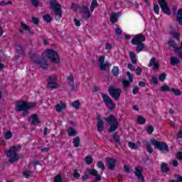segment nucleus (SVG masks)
<instances>
[{
  "label": "nucleus",
  "instance_id": "f8f14e48",
  "mask_svg": "<svg viewBox=\"0 0 182 182\" xmlns=\"http://www.w3.org/2000/svg\"><path fill=\"white\" fill-rule=\"evenodd\" d=\"M126 75L127 76V77L129 78V80H125V79H122V86L124 87V90H125V92H127L129 90V88L130 87V86H132V84L130 83L133 82V75H132V73H130L129 71H127L126 73Z\"/></svg>",
  "mask_w": 182,
  "mask_h": 182
},
{
  "label": "nucleus",
  "instance_id": "6e6552de",
  "mask_svg": "<svg viewBox=\"0 0 182 182\" xmlns=\"http://www.w3.org/2000/svg\"><path fill=\"white\" fill-rule=\"evenodd\" d=\"M101 96L108 110L113 112L116 109V104H114L113 100H112V98H110L107 94L101 92Z\"/></svg>",
  "mask_w": 182,
  "mask_h": 182
},
{
  "label": "nucleus",
  "instance_id": "c9c22d12",
  "mask_svg": "<svg viewBox=\"0 0 182 182\" xmlns=\"http://www.w3.org/2000/svg\"><path fill=\"white\" fill-rule=\"evenodd\" d=\"M72 107L75 109V110H79L80 109V102L79 101H73L71 104Z\"/></svg>",
  "mask_w": 182,
  "mask_h": 182
},
{
  "label": "nucleus",
  "instance_id": "f257e3e1",
  "mask_svg": "<svg viewBox=\"0 0 182 182\" xmlns=\"http://www.w3.org/2000/svg\"><path fill=\"white\" fill-rule=\"evenodd\" d=\"M36 106V102H29L25 100H18L16 102V112H22V116H28L29 109H33Z\"/></svg>",
  "mask_w": 182,
  "mask_h": 182
},
{
  "label": "nucleus",
  "instance_id": "0e129e2a",
  "mask_svg": "<svg viewBox=\"0 0 182 182\" xmlns=\"http://www.w3.org/2000/svg\"><path fill=\"white\" fill-rule=\"evenodd\" d=\"M139 93V87H134L132 89V94L133 95H137Z\"/></svg>",
  "mask_w": 182,
  "mask_h": 182
},
{
  "label": "nucleus",
  "instance_id": "2f4dec72",
  "mask_svg": "<svg viewBox=\"0 0 182 182\" xmlns=\"http://www.w3.org/2000/svg\"><path fill=\"white\" fill-rule=\"evenodd\" d=\"M171 65H172L173 66H175V65H178V63H180V60L177 58H176L175 56H172L171 57Z\"/></svg>",
  "mask_w": 182,
  "mask_h": 182
},
{
  "label": "nucleus",
  "instance_id": "c756f323",
  "mask_svg": "<svg viewBox=\"0 0 182 182\" xmlns=\"http://www.w3.org/2000/svg\"><path fill=\"white\" fill-rule=\"evenodd\" d=\"M136 46L137 47L136 48V52H141L144 48H146V45H144V43H138V44H133Z\"/></svg>",
  "mask_w": 182,
  "mask_h": 182
},
{
  "label": "nucleus",
  "instance_id": "3c124183",
  "mask_svg": "<svg viewBox=\"0 0 182 182\" xmlns=\"http://www.w3.org/2000/svg\"><path fill=\"white\" fill-rule=\"evenodd\" d=\"M161 92H170V87L167 85L161 87Z\"/></svg>",
  "mask_w": 182,
  "mask_h": 182
},
{
  "label": "nucleus",
  "instance_id": "79ce46f5",
  "mask_svg": "<svg viewBox=\"0 0 182 182\" xmlns=\"http://www.w3.org/2000/svg\"><path fill=\"white\" fill-rule=\"evenodd\" d=\"M12 132L7 131L6 134H4V139L5 140H9V139H12Z\"/></svg>",
  "mask_w": 182,
  "mask_h": 182
},
{
  "label": "nucleus",
  "instance_id": "c85d7f7f",
  "mask_svg": "<svg viewBox=\"0 0 182 182\" xmlns=\"http://www.w3.org/2000/svg\"><path fill=\"white\" fill-rule=\"evenodd\" d=\"M117 19H119V13H113L110 16V22H112V23H116Z\"/></svg>",
  "mask_w": 182,
  "mask_h": 182
},
{
  "label": "nucleus",
  "instance_id": "e433bc0d",
  "mask_svg": "<svg viewBox=\"0 0 182 182\" xmlns=\"http://www.w3.org/2000/svg\"><path fill=\"white\" fill-rule=\"evenodd\" d=\"M21 28L23 31H27L28 33H32V31H31V27H29V26H28L27 24H25V23L23 22H21Z\"/></svg>",
  "mask_w": 182,
  "mask_h": 182
},
{
  "label": "nucleus",
  "instance_id": "4d7b16f0",
  "mask_svg": "<svg viewBox=\"0 0 182 182\" xmlns=\"http://www.w3.org/2000/svg\"><path fill=\"white\" fill-rule=\"evenodd\" d=\"M31 21L34 25H39V18L36 17H32Z\"/></svg>",
  "mask_w": 182,
  "mask_h": 182
},
{
  "label": "nucleus",
  "instance_id": "9b49d317",
  "mask_svg": "<svg viewBox=\"0 0 182 182\" xmlns=\"http://www.w3.org/2000/svg\"><path fill=\"white\" fill-rule=\"evenodd\" d=\"M56 80H58V77L52 75H49L47 78V87L49 89H58L59 87V84L56 82Z\"/></svg>",
  "mask_w": 182,
  "mask_h": 182
},
{
  "label": "nucleus",
  "instance_id": "ddd939ff",
  "mask_svg": "<svg viewBox=\"0 0 182 182\" xmlns=\"http://www.w3.org/2000/svg\"><path fill=\"white\" fill-rule=\"evenodd\" d=\"M143 42H146V36L142 33L134 36L131 40V43L132 45H139V43H143Z\"/></svg>",
  "mask_w": 182,
  "mask_h": 182
},
{
  "label": "nucleus",
  "instance_id": "5fc2aeb1",
  "mask_svg": "<svg viewBox=\"0 0 182 182\" xmlns=\"http://www.w3.org/2000/svg\"><path fill=\"white\" fill-rule=\"evenodd\" d=\"M97 166L98 168H100L101 170H105V164H103V162H102L100 161L97 163Z\"/></svg>",
  "mask_w": 182,
  "mask_h": 182
},
{
  "label": "nucleus",
  "instance_id": "f704fd0d",
  "mask_svg": "<svg viewBox=\"0 0 182 182\" xmlns=\"http://www.w3.org/2000/svg\"><path fill=\"white\" fill-rule=\"evenodd\" d=\"M119 72H120V70L117 66L113 67L112 70H111V73L113 75V76H118Z\"/></svg>",
  "mask_w": 182,
  "mask_h": 182
},
{
  "label": "nucleus",
  "instance_id": "0eeeda50",
  "mask_svg": "<svg viewBox=\"0 0 182 182\" xmlns=\"http://www.w3.org/2000/svg\"><path fill=\"white\" fill-rule=\"evenodd\" d=\"M151 144L155 146L159 151L161 153H164V154H167V153L170 152V149H168V145L165 142L158 141L156 139H152L151 141Z\"/></svg>",
  "mask_w": 182,
  "mask_h": 182
},
{
  "label": "nucleus",
  "instance_id": "13d9d810",
  "mask_svg": "<svg viewBox=\"0 0 182 182\" xmlns=\"http://www.w3.org/2000/svg\"><path fill=\"white\" fill-rule=\"evenodd\" d=\"M146 151L150 154L153 153L154 151L153 148H151V145L150 144L146 145Z\"/></svg>",
  "mask_w": 182,
  "mask_h": 182
},
{
  "label": "nucleus",
  "instance_id": "393cba45",
  "mask_svg": "<svg viewBox=\"0 0 182 182\" xmlns=\"http://www.w3.org/2000/svg\"><path fill=\"white\" fill-rule=\"evenodd\" d=\"M67 133L70 137H75L76 134H77V132H76V129L75 128L70 127L68 129Z\"/></svg>",
  "mask_w": 182,
  "mask_h": 182
},
{
  "label": "nucleus",
  "instance_id": "2eb2a0df",
  "mask_svg": "<svg viewBox=\"0 0 182 182\" xmlns=\"http://www.w3.org/2000/svg\"><path fill=\"white\" fill-rule=\"evenodd\" d=\"M134 174L137 177L139 182H144V176H143V167L137 166L135 168Z\"/></svg>",
  "mask_w": 182,
  "mask_h": 182
},
{
  "label": "nucleus",
  "instance_id": "7c9ffc66",
  "mask_svg": "<svg viewBox=\"0 0 182 182\" xmlns=\"http://www.w3.org/2000/svg\"><path fill=\"white\" fill-rule=\"evenodd\" d=\"M99 6V3H97V0H92L91 6H90V11L93 12L96 8Z\"/></svg>",
  "mask_w": 182,
  "mask_h": 182
},
{
  "label": "nucleus",
  "instance_id": "09e8293b",
  "mask_svg": "<svg viewBox=\"0 0 182 182\" xmlns=\"http://www.w3.org/2000/svg\"><path fill=\"white\" fill-rule=\"evenodd\" d=\"M166 77H167V75L165 73H161L159 75V82H164L166 80Z\"/></svg>",
  "mask_w": 182,
  "mask_h": 182
},
{
  "label": "nucleus",
  "instance_id": "37998d69",
  "mask_svg": "<svg viewBox=\"0 0 182 182\" xmlns=\"http://www.w3.org/2000/svg\"><path fill=\"white\" fill-rule=\"evenodd\" d=\"M171 92H172L175 95V96H181V91L180 90L171 88Z\"/></svg>",
  "mask_w": 182,
  "mask_h": 182
},
{
  "label": "nucleus",
  "instance_id": "680f3d73",
  "mask_svg": "<svg viewBox=\"0 0 182 182\" xmlns=\"http://www.w3.org/2000/svg\"><path fill=\"white\" fill-rule=\"evenodd\" d=\"M88 178H89V174H87V173H85L82 177V181H87V180H88Z\"/></svg>",
  "mask_w": 182,
  "mask_h": 182
},
{
  "label": "nucleus",
  "instance_id": "39448f33",
  "mask_svg": "<svg viewBox=\"0 0 182 182\" xmlns=\"http://www.w3.org/2000/svg\"><path fill=\"white\" fill-rule=\"evenodd\" d=\"M71 9L73 11H77V9H80V11L85 15L82 16V19H90V16H92V13H90V10L89 9V6L86 5L79 6V4H76L75 3L71 4Z\"/></svg>",
  "mask_w": 182,
  "mask_h": 182
},
{
  "label": "nucleus",
  "instance_id": "8fccbe9b",
  "mask_svg": "<svg viewBox=\"0 0 182 182\" xmlns=\"http://www.w3.org/2000/svg\"><path fill=\"white\" fill-rule=\"evenodd\" d=\"M73 177L77 180L80 178V173H79V171H77V169H74Z\"/></svg>",
  "mask_w": 182,
  "mask_h": 182
},
{
  "label": "nucleus",
  "instance_id": "412c9836",
  "mask_svg": "<svg viewBox=\"0 0 182 182\" xmlns=\"http://www.w3.org/2000/svg\"><path fill=\"white\" fill-rule=\"evenodd\" d=\"M106 161L109 170H114V167H116V160L113 158H107Z\"/></svg>",
  "mask_w": 182,
  "mask_h": 182
},
{
  "label": "nucleus",
  "instance_id": "dca6fc26",
  "mask_svg": "<svg viewBox=\"0 0 182 182\" xmlns=\"http://www.w3.org/2000/svg\"><path fill=\"white\" fill-rule=\"evenodd\" d=\"M99 62V68L101 70H106V69H109L110 68V63L109 62H106L105 63V55H102L98 58Z\"/></svg>",
  "mask_w": 182,
  "mask_h": 182
},
{
  "label": "nucleus",
  "instance_id": "603ef678",
  "mask_svg": "<svg viewBox=\"0 0 182 182\" xmlns=\"http://www.w3.org/2000/svg\"><path fill=\"white\" fill-rule=\"evenodd\" d=\"M154 11L155 14H156V15H159V12H160V7H159V4H154Z\"/></svg>",
  "mask_w": 182,
  "mask_h": 182
},
{
  "label": "nucleus",
  "instance_id": "e2e57ef3",
  "mask_svg": "<svg viewBox=\"0 0 182 182\" xmlns=\"http://www.w3.org/2000/svg\"><path fill=\"white\" fill-rule=\"evenodd\" d=\"M176 136L178 139H182V127L178 130Z\"/></svg>",
  "mask_w": 182,
  "mask_h": 182
},
{
  "label": "nucleus",
  "instance_id": "5701e85b",
  "mask_svg": "<svg viewBox=\"0 0 182 182\" xmlns=\"http://www.w3.org/2000/svg\"><path fill=\"white\" fill-rule=\"evenodd\" d=\"M65 109H66V104L62 101L55 106V110L58 113H60L62 110H65Z\"/></svg>",
  "mask_w": 182,
  "mask_h": 182
},
{
  "label": "nucleus",
  "instance_id": "7ed1b4c3",
  "mask_svg": "<svg viewBox=\"0 0 182 182\" xmlns=\"http://www.w3.org/2000/svg\"><path fill=\"white\" fill-rule=\"evenodd\" d=\"M30 59H31L36 65H38L43 70H48L49 64H48V60H46L45 57L41 58L39 54L34 53L30 56Z\"/></svg>",
  "mask_w": 182,
  "mask_h": 182
},
{
  "label": "nucleus",
  "instance_id": "a18cd8bd",
  "mask_svg": "<svg viewBox=\"0 0 182 182\" xmlns=\"http://www.w3.org/2000/svg\"><path fill=\"white\" fill-rule=\"evenodd\" d=\"M53 182H63L61 175H57L54 176Z\"/></svg>",
  "mask_w": 182,
  "mask_h": 182
},
{
  "label": "nucleus",
  "instance_id": "4c0bfd02",
  "mask_svg": "<svg viewBox=\"0 0 182 182\" xmlns=\"http://www.w3.org/2000/svg\"><path fill=\"white\" fill-rule=\"evenodd\" d=\"M73 144L74 147H79V146H80V138L79 136L74 138Z\"/></svg>",
  "mask_w": 182,
  "mask_h": 182
},
{
  "label": "nucleus",
  "instance_id": "aec40b11",
  "mask_svg": "<svg viewBox=\"0 0 182 182\" xmlns=\"http://www.w3.org/2000/svg\"><path fill=\"white\" fill-rule=\"evenodd\" d=\"M97 130L99 133H102L105 130V122L100 117H97Z\"/></svg>",
  "mask_w": 182,
  "mask_h": 182
},
{
  "label": "nucleus",
  "instance_id": "423d86ee",
  "mask_svg": "<svg viewBox=\"0 0 182 182\" xmlns=\"http://www.w3.org/2000/svg\"><path fill=\"white\" fill-rule=\"evenodd\" d=\"M105 122L110 125L108 132L109 133H113V132H116L117 129H119V122L116 119V117L114 115H109L107 118L105 119Z\"/></svg>",
  "mask_w": 182,
  "mask_h": 182
},
{
  "label": "nucleus",
  "instance_id": "ea45409f",
  "mask_svg": "<svg viewBox=\"0 0 182 182\" xmlns=\"http://www.w3.org/2000/svg\"><path fill=\"white\" fill-rule=\"evenodd\" d=\"M85 163L88 166L92 164V163H93V157H92V156H87L85 157Z\"/></svg>",
  "mask_w": 182,
  "mask_h": 182
},
{
  "label": "nucleus",
  "instance_id": "cd10ccee",
  "mask_svg": "<svg viewBox=\"0 0 182 182\" xmlns=\"http://www.w3.org/2000/svg\"><path fill=\"white\" fill-rule=\"evenodd\" d=\"M129 57L131 59V62L134 65H136V63H137V58L136 57V53L133 51H129Z\"/></svg>",
  "mask_w": 182,
  "mask_h": 182
},
{
  "label": "nucleus",
  "instance_id": "a19ab883",
  "mask_svg": "<svg viewBox=\"0 0 182 182\" xmlns=\"http://www.w3.org/2000/svg\"><path fill=\"white\" fill-rule=\"evenodd\" d=\"M128 146L129 147V149H132L133 150H137V149H139L137 144L132 141L128 142Z\"/></svg>",
  "mask_w": 182,
  "mask_h": 182
},
{
  "label": "nucleus",
  "instance_id": "4be33fe9",
  "mask_svg": "<svg viewBox=\"0 0 182 182\" xmlns=\"http://www.w3.org/2000/svg\"><path fill=\"white\" fill-rule=\"evenodd\" d=\"M30 119H32L31 124H39L41 121L39 120V116L37 114H33L30 117Z\"/></svg>",
  "mask_w": 182,
  "mask_h": 182
},
{
  "label": "nucleus",
  "instance_id": "338daca9",
  "mask_svg": "<svg viewBox=\"0 0 182 182\" xmlns=\"http://www.w3.org/2000/svg\"><path fill=\"white\" fill-rule=\"evenodd\" d=\"M105 49L107 50H110V49H112V44H110L109 43H105Z\"/></svg>",
  "mask_w": 182,
  "mask_h": 182
},
{
  "label": "nucleus",
  "instance_id": "20e7f679",
  "mask_svg": "<svg viewBox=\"0 0 182 182\" xmlns=\"http://www.w3.org/2000/svg\"><path fill=\"white\" fill-rule=\"evenodd\" d=\"M50 9L55 12V20L60 21L62 18V6L58 2V0H49Z\"/></svg>",
  "mask_w": 182,
  "mask_h": 182
},
{
  "label": "nucleus",
  "instance_id": "6e6d98bb",
  "mask_svg": "<svg viewBox=\"0 0 182 182\" xmlns=\"http://www.w3.org/2000/svg\"><path fill=\"white\" fill-rule=\"evenodd\" d=\"M31 4L33 6H35V8H38V6H39V0H31Z\"/></svg>",
  "mask_w": 182,
  "mask_h": 182
},
{
  "label": "nucleus",
  "instance_id": "1a4fd4ad",
  "mask_svg": "<svg viewBox=\"0 0 182 182\" xmlns=\"http://www.w3.org/2000/svg\"><path fill=\"white\" fill-rule=\"evenodd\" d=\"M46 56L48 59H50L51 62L54 63H59L60 62V58H59V55H58V52L55 50L48 49L46 51Z\"/></svg>",
  "mask_w": 182,
  "mask_h": 182
},
{
  "label": "nucleus",
  "instance_id": "774afa93",
  "mask_svg": "<svg viewBox=\"0 0 182 182\" xmlns=\"http://www.w3.org/2000/svg\"><path fill=\"white\" fill-rule=\"evenodd\" d=\"M176 159L178 160H182V152H178L176 154Z\"/></svg>",
  "mask_w": 182,
  "mask_h": 182
},
{
  "label": "nucleus",
  "instance_id": "a211bd4d",
  "mask_svg": "<svg viewBox=\"0 0 182 182\" xmlns=\"http://www.w3.org/2000/svg\"><path fill=\"white\" fill-rule=\"evenodd\" d=\"M89 173L90 176H94L95 180L92 181L91 182H99L102 181V176L99 174V171L95 168H91L89 170Z\"/></svg>",
  "mask_w": 182,
  "mask_h": 182
},
{
  "label": "nucleus",
  "instance_id": "6ab92c4d",
  "mask_svg": "<svg viewBox=\"0 0 182 182\" xmlns=\"http://www.w3.org/2000/svg\"><path fill=\"white\" fill-rule=\"evenodd\" d=\"M68 83L71 88V92H77V86L75 85V78L73 75H70L67 78Z\"/></svg>",
  "mask_w": 182,
  "mask_h": 182
},
{
  "label": "nucleus",
  "instance_id": "b1692460",
  "mask_svg": "<svg viewBox=\"0 0 182 182\" xmlns=\"http://www.w3.org/2000/svg\"><path fill=\"white\" fill-rule=\"evenodd\" d=\"M176 20L178 23L182 26V9H179L176 13Z\"/></svg>",
  "mask_w": 182,
  "mask_h": 182
},
{
  "label": "nucleus",
  "instance_id": "72a5a7b5",
  "mask_svg": "<svg viewBox=\"0 0 182 182\" xmlns=\"http://www.w3.org/2000/svg\"><path fill=\"white\" fill-rule=\"evenodd\" d=\"M136 122L138 124H146V118H144L143 116H138Z\"/></svg>",
  "mask_w": 182,
  "mask_h": 182
},
{
  "label": "nucleus",
  "instance_id": "9d476101",
  "mask_svg": "<svg viewBox=\"0 0 182 182\" xmlns=\"http://www.w3.org/2000/svg\"><path fill=\"white\" fill-rule=\"evenodd\" d=\"M108 93L112 99H114V100H119V99H120V95H122V89L111 86L108 90Z\"/></svg>",
  "mask_w": 182,
  "mask_h": 182
},
{
  "label": "nucleus",
  "instance_id": "a878e982",
  "mask_svg": "<svg viewBox=\"0 0 182 182\" xmlns=\"http://www.w3.org/2000/svg\"><path fill=\"white\" fill-rule=\"evenodd\" d=\"M112 139L115 140L116 146H122V142L120 141V136L117 132H114L112 135Z\"/></svg>",
  "mask_w": 182,
  "mask_h": 182
},
{
  "label": "nucleus",
  "instance_id": "052dcab7",
  "mask_svg": "<svg viewBox=\"0 0 182 182\" xmlns=\"http://www.w3.org/2000/svg\"><path fill=\"white\" fill-rule=\"evenodd\" d=\"M151 82L154 85H157V83H159V79H157L156 77L153 76L151 77Z\"/></svg>",
  "mask_w": 182,
  "mask_h": 182
},
{
  "label": "nucleus",
  "instance_id": "bb28decb",
  "mask_svg": "<svg viewBox=\"0 0 182 182\" xmlns=\"http://www.w3.org/2000/svg\"><path fill=\"white\" fill-rule=\"evenodd\" d=\"M161 171L162 173H168V171H170V168L167 164L162 162L161 164Z\"/></svg>",
  "mask_w": 182,
  "mask_h": 182
},
{
  "label": "nucleus",
  "instance_id": "473e14b6",
  "mask_svg": "<svg viewBox=\"0 0 182 182\" xmlns=\"http://www.w3.org/2000/svg\"><path fill=\"white\" fill-rule=\"evenodd\" d=\"M16 50H17L18 55H21V56H24L25 50H23V48L22 47L21 44H18L17 46Z\"/></svg>",
  "mask_w": 182,
  "mask_h": 182
},
{
  "label": "nucleus",
  "instance_id": "f03ea898",
  "mask_svg": "<svg viewBox=\"0 0 182 182\" xmlns=\"http://www.w3.org/2000/svg\"><path fill=\"white\" fill-rule=\"evenodd\" d=\"M21 149H22V147L20 145L12 146L9 150L6 151L7 157L9 158V163L14 164V163H16V161L19 160V155H18V150H21Z\"/></svg>",
  "mask_w": 182,
  "mask_h": 182
},
{
  "label": "nucleus",
  "instance_id": "4468645a",
  "mask_svg": "<svg viewBox=\"0 0 182 182\" xmlns=\"http://www.w3.org/2000/svg\"><path fill=\"white\" fill-rule=\"evenodd\" d=\"M158 3L159 4L161 11L165 14V15H171V11L170 10V8L167 6V2H166V0H158Z\"/></svg>",
  "mask_w": 182,
  "mask_h": 182
},
{
  "label": "nucleus",
  "instance_id": "69168bd1",
  "mask_svg": "<svg viewBox=\"0 0 182 182\" xmlns=\"http://www.w3.org/2000/svg\"><path fill=\"white\" fill-rule=\"evenodd\" d=\"M74 22H75V26H80L82 25V23H80V21L77 20V18H75Z\"/></svg>",
  "mask_w": 182,
  "mask_h": 182
},
{
  "label": "nucleus",
  "instance_id": "58836bf2",
  "mask_svg": "<svg viewBox=\"0 0 182 182\" xmlns=\"http://www.w3.org/2000/svg\"><path fill=\"white\" fill-rule=\"evenodd\" d=\"M43 19L47 22V23H50V22L52 21V16H50L49 14H45L43 16Z\"/></svg>",
  "mask_w": 182,
  "mask_h": 182
},
{
  "label": "nucleus",
  "instance_id": "49530a36",
  "mask_svg": "<svg viewBox=\"0 0 182 182\" xmlns=\"http://www.w3.org/2000/svg\"><path fill=\"white\" fill-rule=\"evenodd\" d=\"M31 174H32V171L29 170L23 172V176L25 178H29V177H31Z\"/></svg>",
  "mask_w": 182,
  "mask_h": 182
},
{
  "label": "nucleus",
  "instance_id": "864d4df0",
  "mask_svg": "<svg viewBox=\"0 0 182 182\" xmlns=\"http://www.w3.org/2000/svg\"><path fill=\"white\" fill-rule=\"evenodd\" d=\"M167 43H168V46H171V48H173V49H175V50L176 49V48H178L176 46V42H174L173 41H168L167 42Z\"/></svg>",
  "mask_w": 182,
  "mask_h": 182
},
{
  "label": "nucleus",
  "instance_id": "de8ad7c7",
  "mask_svg": "<svg viewBox=\"0 0 182 182\" xmlns=\"http://www.w3.org/2000/svg\"><path fill=\"white\" fill-rule=\"evenodd\" d=\"M146 132L148 134H153V132H154V127H153L151 125H148Z\"/></svg>",
  "mask_w": 182,
  "mask_h": 182
},
{
  "label": "nucleus",
  "instance_id": "bf43d9fd",
  "mask_svg": "<svg viewBox=\"0 0 182 182\" xmlns=\"http://www.w3.org/2000/svg\"><path fill=\"white\" fill-rule=\"evenodd\" d=\"M115 33L119 36L123 33V31L120 28H115Z\"/></svg>",
  "mask_w": 182,
  "mask_h": 182
},
{
  "label": "nucleus",
  "instance_id": "c03bdc74",
  "mask_svg": "<svg viewBox=\"0 0 182 182\" xmlns=\"http://www.w3.org/2000/svg\"><path fill=\"white\" fill-rule=\"evenodd\" d=\"M134 72H135L136 76H140L141 73H143V69L140 67H137Z\"/></svg>",
  "mask_w": 182,
  "mask_h": 182
},
{
  "label": "nucleus",
  "instance_id": "f3484780",
  "mask_svg": "<svg viewBox=\"0 0 182 182\" xmlns=\"http://www.w3.org/2000/svg\"><path fill=\"white\" fill-rule=\"evenodd\" d=\"M154 67V72H157L160 68V63L156 60V58L153 57L149 60V63L148 64V68Z\"/></svg>",
  "mask_w": 182,
  "mask_h": 182
}]
</instances>
